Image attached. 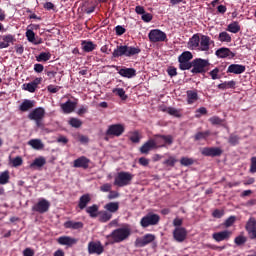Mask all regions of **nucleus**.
<instances>
[{
    "instance_id": "20e7f679",
    "label": "nucleus",
    "mask_w": 256,
    "mask_h": 256,
    "mask_svg": "<svg viewBox=\"0 0 256 256\" xmlns=\"http://www.w3.org/2000/svg\"><path fill=\"white\" fill-rule=\"evenodd\" d=\"M28 119H30V121H35L37 127H41V121L45 119V108H35L28 114Z\"/></svg>"
},
{
    "instance_id": "58836bf2",
    "label": "nucleus",
    "mask_w": 256,
    "mask_h": 256,
    "mask_svg": "<svg viewBox=\"0 0 256 256\" xmlns=\"http://www.w3.org/2000/svg\"><path fill=\"white\" fill-rule=\"evenodd\" d=\"M49 59H51V53L49 52H42L38 56H36V61H38L39 63L43 61H49Z\"/></svg>"
},
{
    "instance_id": "a18cd8bd",
    "label": "nucleus",
    "mask_w": 256,
    "mask_h": 256,
    "mask_svg": "<svg viewBox=\"0 0 256 256\" xmlns=\"http://www.w3.org/2000/svg\"><path fill=\"white\" fill-rule=\"evenodd\" d=\"M112 93H115L116 95H118V97H120L122 101L127 100V95L125 94V90L123 88H114L112 90Z\"/></svg>"
},
{
    "instance_id": "4d7b16f0",
    "label": "nucleus",
    "mask_w": 256,
    "mask_h": 256,
    "mask_svg": "<svg viewBox=\"0 0 256 256\" xmlns=\"http://www.w3.org/2000/svg\"><path fill=\"white\" fill-rule=\"evenodd\" d=\"M201 115H207V108L200 107L196 110V114H195L196 119H199Z\"/></svg>"
},
{
    "instance_id": "9d476101",
    "label": "nucleus",
    "mask_w": 256,
    "mask_h": 256,
    "mask_svg": "<svg viewBox=\"0 0 256 256\" xmlns=\"http://www.w3.org/2000/svg\"><path fill=\"white\" fill-rule=\"evenodd\" d=\"M173 239L177 243H183L187 239V229L185 227H177L172 232Z\"/></svg>"
},
{
    "instance_id": "de8ad7c7",
    "label": "nucleus",
    "mask_w": 256,
    "mask_h": 256,
    "mask_svg": "<svg viewBox=\"0 0 256 256\" xmlns=\"http://www.w3.org/2000/svg\"><path fill=\"white\" fill-rule=\"evenodd\" d=\"M195 163V160L193 158H188V157H182L180 159V165L183 167H189V165H193Z\"/></svg>"
},
{
    "instance_id": "774afa93",
    "label": "nucleus",
    "mask_w": 256,
    "mask_h": 256,
    "mask_svg": "<svg viewBox=\"0 0 256 256\" xmlns=\"http://www.w3.org/2000/svg\"><path fill=\"white\" fill-rule=\"evenodd\" d=\"M235 216H230L226 221H225V227H231L233 223H235Z\"/></svg>"
},
{
    "instance_id": "2eb2a0df",
    "label": "nucleus",
    "mask_w": 256,
    "mask_h": 256,
    "mask_svg": "<svg viewBox=\"0 0 256 256\" xmlns=\"http://www.w3.org/2000/svg\"><path fill=\"white\" fill-rule=\"evenodd\" d=\"M78 241V239L71 236H61L57 239L59 245H66V247H73V245H77Z\"/></svg>"
},
{
    "instance_id": "4be33fe9",
    "label": "nucleus",
    "mask_w": 256,
    "mask_h": 256,
    "mask_svg": "<svg viewBox=\"0 0 256 256\" xmlns=\"http://www.w3.org/2000/svg\"><path fill=\"white\" fill-rule=\"evenodd\" d=\"M60 107H61L63 113H65V114L73 113L77 107V102L68 100L65 103H62L60 105Z\"/></svg>"
},
{
    "instance_id": "1a4fd4ad",
    "label": "nucleus",
    "mask_w": 256,
    "mask_h": 256,
    "mask_svg": "<svg viewBox=\"0 0 256 256\" xmlns=\"http://www.w3.org/2000/svg\"><path fill=\"white\" fill-rule=\"evenodd\" d=\"M125 133V126L123 124H112L108 127L106 134L113 137H121Z\"/></svg>"
},
{
    "instance_id": "3c124183",
    "label": "nucleus",
    "mask_w": 256,
    "mask_h": 256,
    "mask_svg": "<svg viewBox=\"0 0 256 256\" xmlns=\"http://www.w3.org/2000/svg\"><path fill=\"white\" fill-rule=\"evenodd\" d=\"M234 243L236 245H245V243H247V237L243 236V235H239L234 239Z\"/></svg>"
},
{
    "instance_id": "c03bdc74",
    "label": "nucleus",
    "mask_w": 256,
    "mask_h": 256,
    "mask_svg": "<svg viewBox=\"0 0 256 256\" xmlns=\"http://www.w3.org/2000/svg\"><path fill=\"white\" fill-rule=\"evenodd\" d=\"M9 171H4L2 173H0V185H7V183H9Z\"/></svg>"
},
{
    "instance_id": "f257e3e1",
    "label": "nucleus",
    "mask_w": 256,
    "mask_h": 256,
    "mask_svg": "<svg viewBox=\"0 0 256 256\" xmlns=\"http://www.w3.org/2000/svg\"><path fill=\"white\" fill-rule=\"evenodd\" d=\"M131 237V228L124 226L117 228L110 235L107 236V239H112L111 243H123Z\"/></svg>"
},
{
    "instance_id": "37998d69",
    "label": "nucleus",
    "mask_w": 256,
    "mask_h": 256,
    "mask_svg": "<svg viewBox=\"0 0 256 256\" xmlns=\"http://www.w3.org/2000/svg\"><path fill=\"white\" fill-rule=\"evenodd\" d=\"M218 39L221 43H231V35L227 32H221Z\"/></svg>"
},
{
    "instance_id": "0e129e2a",
    "label": "nucleus",
    "mask_w": 256,
    "mask_h": 256,
    "mask_svg": "<svg viewBox=\"0 0 256 256\" xmlns=\"http://www.w3.org/2000/svg\"><path fill=\"white\" fill-rule=\"evenodd\" d=\"M250 173H256V156L251 158Z\"/></svg>"
},
{
    "instance_id": "e433bc0d",
    "label": "nucleus",
    "mask_w": 256,
    "mask_h": 256,
    "mask_svg": "<svg viewBox=\"0 0 256 256\" xmlns=\"http://www.w3.org/2000/svg\"><path fill=\"white\" fill-rule=\"evenodd\" d=\"M156 143H159V139L163 141L164 145H173V136L171 135H161L157 136Z\"/></svg>"
},
{
    "instance_id": "6ab92c4d",
    "label": "nucleus",
    "mask_w": 256,
    "mask_h": 256,
    "mask_svg": "<svg viewBox=\"0 0 256 256\" xmlns=\"http://www.w3.org/2000/svg\"><path fill=\"white\" fill-rule=\"evenodd\" d=\"M211 43H213V41L209 36L202 35L200 38L198 51H208Z\"/></svg>"
},
{
    "instance_id": "603ef678",
    "label": "nucleus",
    "mask_w": 256,
    "mask_h": 256,
    "mask_svg": "<svg viewBox=\"0 0 256 256\" xmlns=\"http://www.w3.org/2000/svg\"><path fill=\"white\" fill-rule=\"evenodd\" d=\"M12 167H21L23 165V158L17 156L11 160Z\"/></svg>"
},
{
    "instance_id": "5fc2aeb1",
    "label": "nucleus",
    "mask_w": 256,
    "mask_h": 256,
    "mask_svg": "<svg viewBox=\"0 0 256 256\" xmlns=\"http://www.w3.org/2000/svg\"><path fill=\"white\" fill-rule=\"evenodd\" d=\"M130 141H132V143H139V141H141V137L139 136V132L130 133Z\"/></svg>"
},
{
    "instance_id": "f3484780",
    "label": "nucleus",
    "mask_w": 256,
    "mask_h": 256,
    "mask_svg": "<svg viewBox=\"0 0 256 256\" xmlns=\"http://www.w3.org/2000/svg\"><path fill=\"white\" fill-rule=\"evenodd\" d=\"M26 39L29 43L33 45H41L43 43V38L35 37V32L32 29L27 28Z\"/></svg>"
},
{
    "instance_id": "a19ab883",
    "label": "nucleus",
    "mask_w": 256,
    "mask_h": 256,
    "mask_svg": "<svg viewBox=\"0 0 256 256\" xmlns=\"http://www.w3.org/2000/svg\"><path fill=\"white\" fill-rule=\"evenodd\" d=\"M166 113L168 115H171L172 117H181V110L174 108V107H168L166 108Z\"/></svg>"
},
{
    "instance_id": "4c0bfd02",
    "label": "nucleus",
    "mask_w": 256,
    "mask_h": 256,
    "mask_svg": "<svg viewBox=\"0 0 256 256\" xmlns=\"http://www.w3.org/2000/svg\"><path fill=\"white\" fill-rule=\"evenodd\" d=\"M99 221H101V223H107V221H111L113 214H111V212H107V211H102L99 212Z\"/></svg>"
},
{
    "instance_id": "49530a36",
    "label": "nucleus",
    "mask_w": 256,
    "mask_h": 256,
    "mask_svg": "<svg viewBox=\"0 0 256 256\" xmlns=\"http://www.w3.org/2000/svg\"><path fill=\"white\" fill-rule=\"evenodd\" d=\"M22 89L24 91H28L29 93H35V91L37 90L35 84L32 82L23 84Z\"/></svg>"
},
{
    "instance_id": "72a5a7b5",
    "label": "nucleus",
    "mask_w": 256,
    "mask_h": 256,
    "mask_svg": "<svg viewBox=\"0 0 256 256\" xmlns=\"http://www.w3.org/2000/svg\"><path fill=\"white\" fill-rule=\"evenodd\" d=\"M65 229H83L82 222L67 221L64 223Z\"/></svg>"
},
{
    "instance_id": "7c9ffc66",
    "label": "nucleus",
    "mask_w": 256,
    "mask_h": 256,
    "mask_svg": "<svg viewBox=\"0 0 256 256\" xmlns=\"http://www.w3.org/2000/svg\"><path fill=\"white\" fill-rule=\"evenodd\" d=\"M104 209L112 215V213H117L119 211V202H109L104 206Z\"/></svg>"
},
{
    "instance_id": "aec40b11",
    "label": "nucleus",
    "mask_w": 256,
    "mask_h": 256,
    "mask_svg": "<svg viewBox=\"0 0 256 256\" xmlns=\"http://www.w3.org/2000/svg\"><path fill=\"white\" fill-rule=\"evenodd\" d=\"M215 55L218 59H233L235 57L229 48H220L215 52Z\"/></svg>"
},
{
    "instance_id": "ea45409f",
    "label": "nucleus",
    "mask_w": 256,
    "mask_h": 256,
    "mask_svg": "<svg viewBox=\"0 0 256 256\" xmlns=\"http://www.w3.org/2000/svg\"><path fill=\"white\" fill-rule=\"evenodd\" d=\"M235 85H237V83L235 81H227V82H223L222 84L218 85L219 89H235Z\"/></svg>"
},
{
    "instance_id": "052dcab7",
    "label": "nucleus",
    "mask_w": 256,
    "mask_h": 256,
    "mask_svg": "<svg viewBox=\"0 0 256 256\" xmlns=\"http://www.w3.org/2000/svg\"><path fill=\"white\" fill-rule=\"evenodd\" d=\"M142 21L151 23V21H153V15H151V13H144V15H142Z\"/></svg>"
},
{
    "instance_id": "bf43d9fd",
    "label": "nucleus",
    "mask_w": 256,
    "mask_h": 256,
    "mask_svg": "<svg viewBox=\"0 0 256 256\" xmlns=\"http://www.w3.org/2000/svg\"><path fill=\"white\" fill-rule=\"evenodd\" d=\"M112 187L113 185L109 183H105L100 187V191H102V193H110Z\"/></svg>"
},
{
    "instance_id": "6e6d98bb",
    "label": "nucleus",
    "mask_w": 256,
    "mask_h": 256,
    "mask_svg": "<svg viewBox=\"0 0 256 256\" xmlns=\"http://www.w3.org/2000/svg\"><path fill=\"white\" fill-rule=\"evenodd\" d=\"M228 143H230V145H238L239 144V136L231 134L228 139Z\"/></svg>"
},
{
    "instance_id": "338daca9",
    "label": "nucleus",
    "mask_w": 256,
    "mask_h": 256,
    "mask_svg": "<svg viewBox=\"0 0 256 256\" xmlns=\"http://www.w3.org/2000/svg\"><path fill=\"white\" fill-rule=\"evenodd\" d=\"M167 73H168V75H169L170 77H176V75H177V68H175V67H169V68L167 69Z\"/></svg>"
},
{
    "instance_id": "9b49d317",
    "label": "nucleus",
    "mask_w": 256,
    "mask_h": 256,
    "mask_svg": "<svg viewBox=\"0 0 256 256\" xmlns=\"http://www.w3.org/2000/svg\"><path fill=\"white\" fill-rule=\"evenodd\" d=\"M201 153L205 157H221L223 150L219 147H204L201 149Z\"/></svg>"
},
{
    "instance_id": "8fccbe9b",
    "label": "nucleus",
    "mask_w": 256,
    "mask_h": 256,
    "mask_svg": "<svg viewBox=\"0 0 256 256\" xmlns=\"http://www.w3.org/2000/svg\"><path fill=\"white\" fill-rule=\"evenodd\" d=\"M69 125H71V127H75V129H79V127L83 125V122L78 118H70Z\"/></svg>"
},
{
    "instance_id": "393cba45",
    "label": "nucleus",
    "mask_w": 256,
    "mask_h": 256,
    "mask_svg": "<svg viewBox=\"0 0 256 256\" xmlns=\"http://www.w3.org/2000/svg\"><path fill=\"white\" fill-rule=\"evenodd\" d=\"M74 167L87 169L89 167V159L85 156H81L74 160Z\"/></svg>"
},
{
    "instance_id": "c9c22d12",
    "label": "nucleus",
    "mask_w": 256,
    "mask_h": 256,
    "mask_svg": "<svg viewBox=\"0 0 256 256\" xmlns=\"http://www.w3.org/2000/svg\"><path fill=\"white\" fill-rule=\"evenodd\" d=\"M95 47H97V45H95L93 42L91 41H83L82 42V49L83 51H85L86 53H91V51H95Z\"/></svg>"
},
{
    "instance_id": "69168bd1",
    "label": "nucleus",
    "mask_w": 256,
    "mask_h": 256,
    "mask_svg": "<svg viewBox=\"0 0 256 256\" xmlns=\"http://www.w3.org/2000/svg\"><path fill=\"white\" fill-rule=\"evenodd\" d=\"M23 256H35V251L31 248H26L23 250Z\"/></svg>"
},
{
    "instance_id": "f8f14e48",
    "label": "nucleus",
    "mask_w": 256,
    "mask_h": 256,
    "mask_svg": "<svg viewBox=\"0 0 256 256\" xmlns=\"http://www.w3.org/2000/svg\"><path fill=\"white\" fill-rule=\"evenodd\" d=\"M50 207L51 203H49L47 199L42 198L32 207V211H36L37 213H47Z\"/></svg>"
},
{
    "instance_id": "864d4df0",
    "label": "nucleus",
    "mask_w": 256,
    "mask_h": 256,
    "mask_svg": "<svg viewBox=\"0 0 256 256\" xmlns=\"http://www.w3.org/2000/svg\"><path fill=\"white\" fill-rule=\"evenodd\" d=\"M177 162L176 158L170 156L167 160L163 162V165H167L168 167H175V163Z\"/></svg>"
},
{
    "instance_id": "c85d7f7f",
    "label": "nucleus",
    "mask_w": 256,
    "mask_h": 256,
    "mask_svg": "<svg viewBox=\"0 0 256 256\" xmlns=\"http://www.w3.org/2000/svg\"><path fill=\"white\" fill-rule=\"evenodd\" d=\"M28 145L32 147V149H35L36 151H41V149L45 148V144H43V141H41V139H31L28 142Z\"/></svg>"
},
{
    "instance_id": "0eeeda50",
    "label": "nucleus",
    "mask_w": 256,
    "mask_h": 256,
    "mask_svg": "<svg viewBox=\"0 0 256 256\" xmlns=\"http://www.w3.org/2000/svg\"><path fill=\"white\" fill-rule=\"evenodd\" d=\"M192 73H205V68L209 67V60L197 58L191 64Z\"/></svg>"
},
{
    "instance_id": "b1692460",
    "label": "nucleus",
    "mask_w": 256,
    "mask_h": 256,
    "mask_svg": "<svg viewBox=\"0 0 256 256\" xmlns=\"http://www.w3.org/2000/svg\"><path fill=\"white\" fill-rule=\"evenodd\" d=\"M118 73L121 77H126V79H133L137 75V71L134 68H122Z\"/></svg>"
},
{
    "instance_id": "c756f323",
    "label": "nucleus",
    "mask_w": 256,
    "mask_h": 256,
    "mask_svg": "<svg viewBox=\"0 0 256 256\" xmlns=\"http://www.w3.org/2000/svg\"><path fill=\"white\" fill-rule=\"evenodd\" d=\"M33 107H35V101L26 99L20 104L19 109L20 111L27 112L29 109H33Z\"/></svg>"
},
{
    "instance_id": "09e8293b",
    "label": "nucleus",
    "mask_w": 256,
    "mask_h": 256,
    "mask_svg": "<svg viewBox=\"0 0 256 256\" xmlns=\"http://www.w3.org/2000/svg\"><path fill=\"white\" fill-rule=\"evenodd\" d=\"M209 135H211V132L209 130L205 131V132H198L195 135V141H201V139H207V137H209Z\"/></svg>"
},
{
    "instance_id": "e2e57ef3",
    "label": "nucleus",
    "mask_w": 256,
    "mask_h": 256,
    "mask_svg": "<svg viewBox=\"0 0 256 256\" xmlns=\"http://www.w3.org/2000/svg\"><path fill=\"white\" fill-rule=\"evenodd\" d=\"M210 77L213 80L219 79V68H215L212 71H210Z\"/></svg>"
},
{
    "instance_id": "2f4dec72",
    "label": "nucleus",
    "mask_w": 256,
    "mask_h": 256,
    "mask_svg": "<svg viewBox=\"0 0 256 256\" xmlns=\"http://www.w3.org/2000/svg\"><path fill=\"white\" fill-rule=\"evenodd\" d=\"M90 202H91V195L84 194L80 197L78 207L80 209H85V207H87V205H89Z\"/></svg>"
},
{
    "instance_id": "423d86ee",
    "label": "nucleus",
    "mask_w": 256,
    "mask_h": 256,
    "mask_svg": "<svg viewBox=\"0 0 256 256\" xmlns=\"http://www.w3.org/2000/svg\"><path fill=\"white\" fill-rule=\"evenodd\" d=\"M191 59H193V54L189 51L183 52L179 57V67L182 71H187L191 69L192 63L189 62Z\"/></svg>"
},
{
    "instance_id": "13d9d810",
    "label": "nucleus",
    "mask_w": 256,
    "mask_h": 256,
    "mask_svg": "<svg viewBox=\"0 0 256 256\" xmlns=\"http://www.w3.org/2000/svg\"><path fill=\"white\" fill-rule=\"evenodd\" d=\"M209 121L212 125H221V123H223V120L218 116H213L209 118Z\"/></svg>"
},
{
    "instance_id": "bb28decb",
    "label": "nucleus",
    "mask_w": 256,
    "mask_h": 256,
    "mask_svg": "<svg viewBox=\"0 0 256 256\" xmlns=\"http://www.w3.org/2000/svg\"><path fill=\"white\" fill-rule=\"evenodd\" d=\"M200 41H201V38L199 37V35L194 34L189 39V42H188L189 49H193V50L198 51L199 50V43H200Z\"/></svg>"
},
{
    "instance_id": "a211bd4d",
    "label": "nucleus",
    "mask_w": 256,
    "mask_h": 256,
    "mask_svg": "<svg viewBox=\"0 0 256 256\" xmlns=\"http://www.w3.org/2000/svg\"><path fill=\"white\" fill-rule=\"evenodd\" d=\"M231 237V231L229 230H224L221 232H216L212 234V239L214 241H217V243H221V241H227Z\"/></svg>"
},
{
    "instance_id": "79ce46f5",
    "label": "nucleus",
    "mask_w": 256,
    "mask_h": 256,
    "mask_svg": "<svg viewBox=\"0 0 256 256\" xmlns=\"http://www.w3.org/2000/svg\"><path fill=\"white\" fill-rule=\"evenodd\" d=\"M227 31L230 33H239V31H241V26H239L238 22H233L228 25Z\"/></svg>"
},
{
    "instance_id": "cd10ccee",
    "label": "nucleus",
    "mask_w": 256,
    "mask_h": 256,
    "mask_svg": "<svg viewBox=\"0 0 256 256\" xmlns=\"http://www.w3.org/2000/svg\"><path fill=\"white\" fill-rule=\"evenodd\" d=\"M186 95H187L188 105H193V103H196V101H199V95L197 94V91H195V90H188L186 92Z\"/></svg>"
},
{
    "instance_id": "5701e85b",
    "label": "nucleus",
    "mask_w": 256,
    "mask_h": 256,
    "mask_svg": "<svg viewBox=\"0 0 256 256\" xmlns=\"http://www.w3.org/2000/svg\"><path fill=\"white\" fill-rule=\"evenodd\" d=\"M227 73H234V75H241V73H245V66L241 64H231Z\"/></svg>"
},
{
    "instance_id": "a878e982",
    "label": "nucleus",
    "mask_w": 256,
    "mask_h": 256,
    "mask_svg": "<svg viewBox=\"0 0 256 256\" xmlns=\"http://www.w3.org/2000/svg\"><path fill=\"white\" fill-rule=\"evenodd\" d=\"M246 230L248 232V235L250 236V239L254 236L256 233V220L255 218H250L246 224Z\"/></svg>"
},
{
    "instance_id": "680f3d73",
    "label": "nucleus",
    "mask_w": 256,
    "mask_h": 256,
    "mask_svg": "<svg viewBox=\"0 0 256 256\" xmlns=\"http://www.w3.org/2000/svg\"><path fill=\"white\" fill-rule=\"evenodd\" d=\"M172 223L175 229H177V227H182L181 225H183V218L176 217Z\"/></svg>"
},
{
    "instance_id": "dca6fc26",
    "label": "nucleus",
    "mask_w": 256,
    "mask_h": 256,
    "mask_svg": "<svg viewBox=\"0 0 256 256\" xmlns=\"http://www.w3.org/2000/svg\"><path fill=\"white\" fill-rule=\"evenodd\" d=\"M152 149H157V140L155 139H150L146 143L143 144V146L140 148V153L147 155L149 151Z\"/></svg>"
},
{
    "instance_id": "ddd939ff",
    "label": "nucleus",
    "mask_w": 256,
    "mask_h": 256,
    "mask_svg": "<svg viewBox=\"0 0 256 256\" xmlns=\"http://www.w3.org/2000/svg\"><path fill=\"white\" fill-rule=\"evenodd\" d=\"M103 251H104V248H103V244H101V242L91 241L88 243L89 255H101V253H103Z\"/></svg>"
},
{
    "instance_id": "4468645a",
    "label": "nucleus",
    "mask_w": 256,
    "mask_h": 256,
    "mask_svg": "<svg viewBox=\"0 0 256 256\" xmlns=\"http://www.w3.org/2000/svg\"><path fill=\"white\" fill-rule=\"evenodd\" d=\"M156 237L153 234H146L140 238H137L135 240V247H146V245H149L150 243H153L155 241Z\"/></svg>"
},
{
    "instance_id": "412c9836",
    "label": "nucleus",
    "mask_w": 256,
    "mask_h": 256,
    "mask_svg": "<svg viewBox=\"0 0 256 256\" xmlns=\"http://www.w3.org/2000/svg\"><path fill=\"white\" fill-rule=\"evenodd\" d=\"M15 41V36L12 34L0 36V49H7L11 43Z\"/></svg>"
},
{
    "instance_id": "6e6552de",
    "label": "nucleus",
    "mask_w": 256,
    "mask_h": 256,
    "mask_svg": "<svg viewBox=\"0 0 256 256\" xmlns=\"http://www.w3.org/2000/svg\"><path fill=\"white\" fill-rule=\"evenodd\" d=\"M161 217L157 214L148 213L146 216H144L141 221L140 225L141 227H150L151 225H157L159 223Z\"/></svg>"
},
{
    "instance_id": "f704fd0d",
    "label": "nucleus",
    "mask_w": 256,
    "mask_h": 256,
    "mask_svg": "<svg viewBox=\"0 0 256 256\" xmlns=\"http://www.w3.org/2000/svg\"><path fill=\"white\" fill-rule=\"evenodd\" d=\"M45 163H47V160H45V157L40 156L38 158H36L33 163L30 164V167L33 169L35 167H37L38 169L43 167L45 165Z\"/></svg>"
},
{
    "instance_id": "39448f33",
    "label": "nucleus",
    "mask_w": 256,
    "mask_h": 256,
    "mask_svg": "<svg viewBox=\"0 0 256 256\" xmlns=\"http://www.w3.org/2000/svg\"><path fill=\"white\" fill-rule=\"evenodd\" d=\"M148 39L151 43H163L167 41V34L160 29L150 30Z\"/></svg>"
},
{
    "instance_id": "473e14b6",
    "label": "nucleus",
    "mask_w": 256,
    "mask_h": 256,
    "mask_svg": "<svg viewBox=\"0 0 256 256\" xmlns=\"http://www.w3.org/2000/svg\"><path fill=\"white\" fill-rule=\"evenodd\" d=\"M86 213L92 218L95 219V217L99 216V206L97 204H94L92 206H89L86 208Z\"/></svg>"
},
{
    "instance_id": "7ed1b4c3",
    "label": "nucleus",
    "mask_w": 256,
    "mask_h": 256,
    "mask_svg": "<svg viewBox=\"0 0 256 256\" xmlns=\"http://www.w3.org/2000/svg\"><path fill=\"white\" fill-rule=\"evenodd\" d=\"M133 177H135V175L130 172H118L114 178V185H116V187H127L131 184V181H133Z\"/></svg>"
},
{
    "instance_id": "f03ea898",
    "label": "nucleus",
    "mask_w": 256,
    "mask_h": 256,
    "mask_svg": "<svg viewBox=\"0 0 256 256\" xmlns=\"http://www.w3.org/2000/svg\"><path fill=\"white\" fill-rule=\"evenodd\" d=\"M139 53H141L139 47L121 45L114 49L112 55L113 57H133L134 55H139Z\"/></svg>"
}]
</instances>
